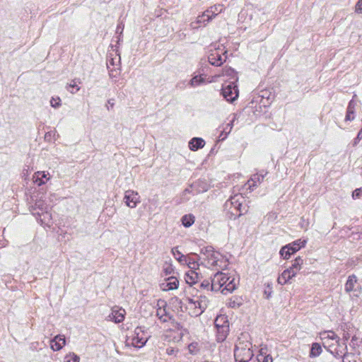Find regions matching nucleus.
<instances>
[{
    "label": "nucleus",
    "mask_w": 362,
    "mask_h": 362,
    "mask_svg": "<svg viewBox=\"0 0 362 362\" xmlns=\"http://www.w3.org/2000/svg\"><path fill=\"white\" fill-rule=\"evenodd\" d=\"M235 287V279L226 273L217 272L211 279V288L214 291L227 294L233 291Z\"/></svg>",
    "instance_id": "obj_1"
},
{
    "label": "nucleus",
    "mask_w": 362,
    "mask_h": 362,
    "mask_svg": "<svg viewBox=\"0 0 362 362\" xmlns=\"http://www.w3.org/2000/svg\"><path fill=\"white\" fill-rule=\"evenodd\" d=\"M186 308L191 316L200 315L207 308L209 300L206 296H199L196 298H187Z\"/></svg>",
    "instance_id": "obj_2"
},
{
    "label": "nucleus",
    "mask_w": 362,
    "mask_h": 362,
    "mask_svg": "<svg viewBox=\"0 0 362 362\" xmlns=\"http://www.w3.org/2000/svg\"><path fill=\"white\" fill-rule=\"evenodd\" d=\"M252 344L248 340L238 339L234 351L236 361L248 362L253 356Z\"/></svg>",
    "instance_id": "obj_3"
},
{
    "label": "nucleus",
    "mask_w": 362,
    "mask_h": 362,
    "mask_svg": "<svg viewBox=\"0 0 362 362\" xmlns=\"http://www.w3.org/2000/svg\"><path fill=\"white\" fill-rule=\"evenodd\" d=\"M149 338L148 332L144 327H137L132 334L128 337L127 342L136 348L143 347Z\"/></svg>",
    "instance_id": "obj_4"
},
{
    "label": "nucleus",
    "mask_w": 362,
    "mask_h": 362,
    "mask_svg": "<svg viewBox=\"0 0 362 362\" xmlns=\"http://www.w3.org/2000/svg\"><path fill=\"white\" fill-rule=\"evenodd\" d=\"M38 211L33 213L37 215L38 221L44 226L50 227L52 223V214L48 211V206L45 205L43 201L39 200L35 203Z\"/></svg>",
    "instance_id": "obj_5"
},
{
    "label": "nucleus",
    "mask_w": 362,
    "mask_h": 362,
    "mask_svg": "<svg viewBox=\"0 0 362 362\" xmlns=\"http://www.w3.org/2000/svg\"><path fill=\"white\" fill-rule=\"evenodd\" d=\"M307 241L305 240L298 239L291 243H289L281 247L280 250V255L285 259L290 258L292 254H294L300 249L304 247Z\"/></svg>",
    "instance_id": "obj_6"
},
{
    "label": "nucleus",
    "mask_w": 362,
    "mask_h": 362,
    "mask_svg": "<svg viewBox=\"0 0 362 362\" xmlns=\"http://www.w3.org/2000/svg\"><path fill=\"white\" fill-rule=\"evenodd\" d=\"M206 264L209 267L223 268L226 266V261L223 256L213 249L206 250Z\"/></svg>",
    "instance_id": "obj_7"
},
{
    "label": "nucleus",
    "mask_w": 362,
    "mask_h": 362,
    "mask_svg": "<svg viewBox=\"0 0 362 362\" xmlns=\"http://www.w3.org/2000/svg\"><path fill=\"white\" fill-rule=\"evenodd\" d=\"M345 291L349 293L351 298H358L362 294V288L361 284L358 282L356 276H349L346 284Z\"/></svg>",
    "instance_id": "obj_8"
},
{
    "label": "nucleus",
    "mask_w": 362,
    "mask_h": 362,
    "mask_svg": "<svg viewBox=\"0 0 362 362\" xmlns=\"http://www.w3.org/2000/svg\"><path fill=\"white\" fill-rule=\"evenodd\" d=\"M123 201L127 206L134 209L140 203V196L137 192L128 189L124 192Z\"/></svg>",
    "instance_id": "obj_9"
},
{
    "label": "nucleus",
    "mask_w": 362,
    "mask_h": 362,
    "mask_svg": "<svg viewBox=\"0 0 362 362\" xmlns=\"http://www.w3.org/2000/svg\"><path fill=\"white\" fill-rule=\"evenodd\" d=\"M226 52L223 49H215L211 50V53L208 57L209 62L214 66H220L226 61V57L224 56Z\"/></svg>",
    "instance_id": "obj_10"
},
{
    "label": "nucleus",
    "mask_w": 362,
    "mask_h": 362,
    "mask_svg": "<svg viewBox=\"0 0 362 362\" xmlns=\"http://www.w3.org/2000/svg\"><path fill=\"white\" fill-rule=\"evenodd\" d=\"M320 339L323 341L325 346L332 347L339 344V337L332 331H327L320 333Z\"/></svg>",
    "instance_id": "obj_11"
},
{
    "label": "nucleus",
    "mask_w": 362,
    "mask_h": 362,
    "mask_svg": "<svg viewBox=\"0 0 362 362\" xmlns=\"http://www.w3.org/2000/svg\"><path fill=\"white\" fill-rule=\"evenodd\" d=\"M223 96L228 102H233L238 96V90L233 83L225 85L222 88Z\"/></svg>",
    "instance_id": "obj_12"
},
{
    "label": "nucleus",
    "mask_w": 362,
    "mask_h": 362,
    "mask_svg": "<svg viewBox=\"0 0 362 362\" xmlns=\"http://www.w3.org/2000/svg\"><path fill=\"white\" fill-rule=\"evenodd\" d=\"M125 315L126 311L124 309L115 306L112 308L111 313L107 316V319L115 323H119L124 320Z\"/></svg>",
    "instance_id": "obj_13"
},
{
    "label": "nucleus",
    "mask_w": 362,
    "mask_h": 362,
    "mask_svg": "<svg viewBox=\"0 0 362 362\" xmlns=\"http://www.w3.org/2000/svg\"><path fill=\"white\" fill-rule=\"evenodd\" d=\"M166 305V302L163 300L160 299L157 301L156 315L163 322L170 319V316L165 310Z\"/></svg>",
    "instance_id": "obj_14"
},
{
    "label": "nucleus",
    "mask_w": 362,
    "mask_h": 362,
    "mask_svg": "<svg viewBox=\"0 0 362 362\" xmlns=\"http://www.w3.org/2000/svg\"><path fill=\"white\" fill-rule=\"evenodd\" d=\"M179 281L175 276H170L165 279L160 284V289L163 291L175 290L178 288Z\"/></svg>",
    "instance_id": "obj_15"
},
{
    "label": "nucleus",
    "mask_w": 362,
    "mask_h": 362,
    "mask_svg": "<svg viewBox=\"0 0 362 362\" xmlns=\"http://www.w3.org/2000/svg\"><path fill=\"white\" fill-rule=\"evenodd\" d=\"M50 180V175L48 172L37 171L33 175V181L38 186L45 185Z\"/></svg>",
    "instance_id": "obj_16"
},
{
    "label": "nucleus",
    "mask_w": 362,
    "mask_h": 362,
    "mask_svg": "<svg viewBox=\"0 0 362 362\" xmlns=\"http://www.w3.org/2000/svg\"><path fill=\"white\" fill-rule=\"evenodd\" d=\"M66 344V339L64 335H57L50 341V348L54 351L61 350Z\"/></svg>",
    "instance_id": "obj_17"
},
{
    "label": "nucleus",
    "mask_w": 362,
    "mask_h": 362,
    "mask_svg": "<svg viewBox=\"0 0 362 362\" xmlns=\"http://www.w3.org/2000/svg\"><path fill=\"white\" fill-rule=\"evenodd\" d=\"M223 10V6L221 4L214 5L211 6L206 11L203 12V16H206L207 21L212 20L218 13H220Z\"/></svg>",
    "instance_id": "obj_18"
},
{
    "label": "nucleus",
    "mask_w": 362,
    "mask_h": 362,
    "mask_svg": "<svg viewBox=\"0 0 362 362\" xmlns=\"http://www.w3.org/2000/svg\"><path fill=\"white\" fill-rule=\"evenodd\" d=\"M295 276V273L288 268L285 269L278 277L277 281L279 284L284 285L288 283L289 281Z\"/></svg>",
    "instance_id": "obj_19"
},
{
    "label": "nucleus",
    "mask_w": 362,
    "mask_h": 362,
    "mask_svg": "<svg viewBox=\"0 0 362 362\" xmlns=\"http://www.w3.org/2000/svg\"><path fill=\"white\" fill-rule=\"evenodd\" d=\"M199 278L198 273L194 270H189L185 274V282L190 286L195 284L198 281Z\"/></svg>",
    "instance_id": "obj_20"
},
{
    "label": "nucleus",
    "mask_w": 362,
    "mask_h": 362,
    "mask_svg": "<svg viewBox=\"0 0 362 362\" xmlns=\"http://www.w3.org/2000/svg\"><path fill=\"white\" fill-rule=\"evenodd\" d=\"M205 144L204 141L201 138L194 137L189 142V148L192 151H197L204 147Z\"/></svg>",
    "instance_id": "obj_21"
},
{
    "label": "nucleus",
    "mask_w": 362,
    "mask_h": 362,
    "mask_svg": "<svg viewBox=\"0 0 362 362\" xmlns=\"http://www.w3.org/2000/svg\"><path fill=\"white\" fill-rule=\"evenodd\" d=\"M207 22L206 16H203L202 13L194 21H192L189 25L192 29H197L203 25H205Z\"/></svg>",
    "instance_id": "obj_22"
},
{
    "label": "nucleus",
    "mask_w": 362,
    "mask_h": 362,
    "mask_svg": "<svg viewBox=\"0 0 362 362\" xmlns=\"http://www.w3.org/2000/svg\"><path fill=\"white\" fill-rule=\"evenodd\" d=\"M239 199L240 197L238 196H235L232 197L229 202L226 203V207H228L230 204L233 206L238 211H240V214L238 215V216H240L243 214V211L241 209L242 204L240 202Z\"/></svg>",
    "instance_id": "obj_23"
},
{
    "label": "nucleus",
    "mask_w": 362,
    "mask_h": 362,
    "mask_svg": "<svg viewBox=\"0 0 362 362\" xmlns=\"http://www.w3.org/2000/svg\"><path fill=\"white\" fill-rule=\"evenodd\" d=\"M303 264V259L300 257H298L294 259L292 265L288 269L293 272L296 276L297 273L302 269Z\"/></svg>",
    "instance_id": "obj_24"
},
{
    "label": "nucleus",
    "mask_w": 362,
    "mask_h": 362,
    "mask_svg": "<svg viewBox=\"0 0 362 362\" xmlns=\"http://www.w3.org/2000/svg\"><path fill=\"white\" fill-rule=\"evenodd\" d=\"M217 329V340L223 341L227 337L229 332V326H223V327H216Z\"/></svg>",
    "instance_id": "obj_25"
},
{
    "label": "nucleus",
    "mask_w": 362,
    "mask_h": 362,
    "mask_svg": "<svg viewBox=\"0 0 362 362\" xmlns=\"http://www.w3.org/2000/svg\"><path fill=\"white\" fill-rule=\"evenodd\" d=\"M355 105H356V104L354 101H351L349 103L348 108H347L346 115L345 117V119L346 121H352L354 119V118H355V115H354Z\"/></svg>",
    "instance_id": "obj_26"
},
{
    "label": "nucleus",
    "mask_w": 362,
    "mask_h": 362,
    "mask_svg": "<svg viewBox=\"0 0 362 362\" xmlns=\"http://www.w3.org/2000/svg\"><path fill=\"white\" fill-rule=\"evenodd\" d=\"M216 327H223V326H229L227 317L224 315H221L216 317L214 321Z\"/></svg>",
    "instance_id": "obj_27"
},
{
    "label": "nucleus",
    "mask_w": 362,
    "mask_h": 362,
    "mask_svg": "<svg viewBox=\"0 0 362 362\" xmlns=\"http://www.w3.org/2000/svg\"><path fill=\"white\" fill-rule=\"evenodd\" d=\"M194 221L195 217L191 214H186L181 218L182 225L186 228L190 227L194 223Z\"/></svg>",
    "instance_id": "obj_28"
},
{
    "label": "nucleus",
    "mask_w": 362,
    "mask_h": 362,
    "mask_svg": "<svg viewBox=\"0 0 362 362\" xmlns=\"http://www.w3.org/2000/svg\"><path fill=\"white\" fill-rule=\"evenodd\" d=\"M322 353V347L318 343H313L312 344L311 350L310 352V358H315L319 356Z\"/></svg>",
    "instance_id": "obj_29"
},
{
    "label": "nucleus",
    "mask_w": 362,
    "mask_h": 362,
    "mask_svg": "<svg viewBox=\"0 0 362 362\" xmlns=\"http://www.w3.org/2000/svg\"><path fill=\"white\" fill-rule=\"evenodd\" d=\"M172 253L173 257L181 264H184L185 262H187V257H185L181 254L177 247L172 249Z\"/></svg>",
    "instance_id": "obj_30"
},
{
    "label": "nucleus",
    "mask_w": 362,
    "mask_h": 362,
    "mask_svg": "<svg viewBox=\"0 0 362 362\" xmlns=\"http://www.w3.org/2000/svg\"><path fill=\"white\" fill-rule=\"evenodd\" d=\"M205 83V79L202 76H195L189 81V85L192 88L197 87Z\"/></svg>",
    "instance_id": "obj_31"
},
{
    "label": "nucleus",
    "mask_w": 362,
    "mask_h": 362,
    "mask_svg": "<svg viewBox=\"0 0 362 362\" xmlns=\"http://www.w3.org/2000/svg\"><path fill=\"white\" fill-rule=\"evenodd\" d=\"M184 264L187 265L189 270L197 271L199 269V264L194 260L191 259L189 257L187 258V262H185Z\"/></svg>",
    "instance_id": "obj_32"
},
{
    "label": "nucleus",
    "mask_w": 362,
    "mask_h": 362,
    "mask_svg": "<svg viewBox=\"0 0 362 362\" xmlns=\"http://www.w3.org/2000/svg\"><path fill=\"white\" fill-rule=\"evenodd\" d=\"M80 358L74 353H69L64 358V362H79Z\"/></svg>",
    "instance_id": "obj_33"
},
{
    "label": "nucleus",
    "mask_w": 362,
    "mask_h": 362,
    "mask_svg": "<svg viewBox=\"0 0 362 362\" xmlns=\"http://www.w3.org/2000/svg\"><path fill=\"white\" fill-rule=\"evenodd\" d=\"M50 105L54 108L59 107L61 105V99L59 97L52 98L50 100Z\"/></svg>",
    "instance_id": "obj_34"
},
{
    "label": "nucleus",
    "mask_w": 362,
    "mask_h": 362,
    "mask_svg": "<svg viewBox=\"0 0 362 362\" xmlns=\"http://www.w3.org/2000/svg\"><path fill=\"white\" fill-rule=\"evenodd\" d=\"M257 180L259 182V176L257 175H255L254 177L251 178V180H248L247 185L249 186V188H251L252 187H255Z\"/></svg>",
    "instance_id": "obj_35"
},
{
    "label": "nucleus",
    "mask_w": 362,
    "mask_h": 362,
    "mask_svg": "<svg viewBox=\"0 0 362 362\" xmlns=\"http://www.w3.org/2000/svg\"><path fill=\"white\" fill-rule=\"evenodd\" d=\"M69 88H76V91H78L80 90V87L76 83L75 81H72L69 85V87L67 88V90L69 91H70L71 93L72 94H74L75 92L72 90H70Z\"/></svg>",
    "instance_id": "obj_36"
},
{
    "label": "nucleus",
    "mask_w": 362,
    "mask_h": 362,
    "mask_svg": "<svg viewBox=\"0 0 362 362\" xmlns=\"http://www.w3.org/2000/svg\"><path fill=\"white\" fill-rule=\"evenodd\" d=\"M355 11L358 13H362V0H358L355 6Z\"/></svg>",
    "instance_id": "obj_37"
},
{
    "label": "nucleus",
    "mask_w": 362,
    "mask_h": 362,
    "mask_svg": "<svg viewBox=\"0 0 362 362\" xmlns=\"http://www.w3.org/2000/svg\"><path fill=\"white\" fill-rule=\"evenodd\" d=\"M362 194V189L361 188L355 189L352 193V197L354 199H358Z\"/></svg>",
    "instance_id": "obj_38"
},
{
    "label": "nucleus",
    "mask_w": 362,
    "mask_h": 362,
    "mask_svg": "<svg viewBox=\"0 0 362 362\" xmlns=\"http://www.w3.org/2000/svg\"><path fill=\"white\" fill-rule=\"evenodd\" d=\"M177 352V350L173 347H169L166 349V354L169 356L175 355Z\"/></svg>",
    "instance_id": "obj_39"
},
{
    "label": "nucleus",
    "mask_w": 362,
    "mask_h": 362,
    "mask_svg": "<svg viewBox=\"0 0 362 362\" xmlns=\"http://www.w3.org/2000/svg\"><path fill=\"white\" fill-rule=\"evenodd\" d=\"M357 340L358 339L356 337H353L351 339L350 346H352L354 349H356V346H357Z\"/></svg>",
    "instance_id": "obj_40"
},
{
    "label": "nucleus",
    "mask_w": 362,
    "mask_h": 362,
    "mask_svg": "<svg viewBox=\"0 0 362 362\" xmlns=\"http://www.w3.org/2000/svg\"><path fill=\"white\" fill-rule=\"evenodd\" d=\"M262 362H272V357L269 355H267L264 357Z\"/></svg>",
    "instance_id": "obj_41"
},
{
    "label": "nucleus",
    "mask_w": 362,
    "mask_h": 362,
    "mask_svg": "<svg viewBox=\"0 0 362 362\" xmlns=\"http://www.w3.org/2000/svg\"><path fill=\"white\" fill-rule=\"evenodd\" d=\"M117 74V73L116 71H113V70H110V77H115Z\"/></svg>",
    "instance_id": "obj_42"
},
{
    "label": "nucleus",
    "mask_w": 362,
    "mask_h": 362,
    "mask_svg": "<svg viewBox=\"0 0 362 362\" xmlns=\"http://www.w3.org/2000/svg\"><path fill=\"white\" fill-rule=\"evenodd\" d=\"M357 139H362V128H361V129L360 130V132L358 134Z\"/></svg>",
    "instance_id": "obj_43"
},
{
    "label": "nucleus",
    "mask_w": 362,
    "mask_h": 362,
    "mask_svg": "<svg viewBox=\"0 0 362 362\" xmlns=\"http://www.w3.org/2000/svg\"><path fill=\"white\" fill-rule=\"evenodd\" d=\"M224 71H225L226 74H228V75L233 72V71L230 69H228L225 70Z\"/></svg>",
    "instance_id": "obj_44"
},
{
    "label": "nucleus",
    "mask_w": 362,
    "mask_h": 362,
    "mask_svg": "<svg viewBox=\"0 0 362 362\" xmlns=\"http://www.w3.org/2000/svg\"><path fill=\"white\" fill-rule=\"evenodd\" d=\"M344 338L345 340H348V339L349 338V334H346L344 335Z\"/></svg>",
    "instance_id": "obj_45"
},
{
    "label": "nucleus",
    "mask_w": 362,
    "mask_h": 362,
    "mask_svg": "<svg viewBox=\"0 0 362 362\" xmlns=\"http://www.w3.org/2000/svg\"><path fill=\"white\" fill-rule=\"evenodd\" d=\"M209 285V283L204 284V282L202 284V286H207Z\"/></svg>",
    "instance_id": "obj_46"
},
{
    "label": "nucleus",
    "mask_w": 362,
    "mask_h": 362,
    "mask_svg": "<svg viewBox=\"0 0 362 362\" xmlns=\"http://www.w3.org/2000/svg\"><path fill=\"white\" fill-rule=\"evenodd\" d=\"M117 31H120L119 27H117Z\"/></svg>",
    "instance_id": "obj_47"
},
{
    "label": "nucleus",
    "mask_w": 362,
    "mask_h": 362,
    "mask_svg": "<svg viewBox=\"0 0 362 362\" xmlns=\"http://www.w3.org/2000/svg\"><path fill=\"white\" fill-rule=\"evenodd\" d=\"M117 31H120L119 27H117Z\"/></svg>",
    "instance_id": "obj_48"
}]
</instances>
